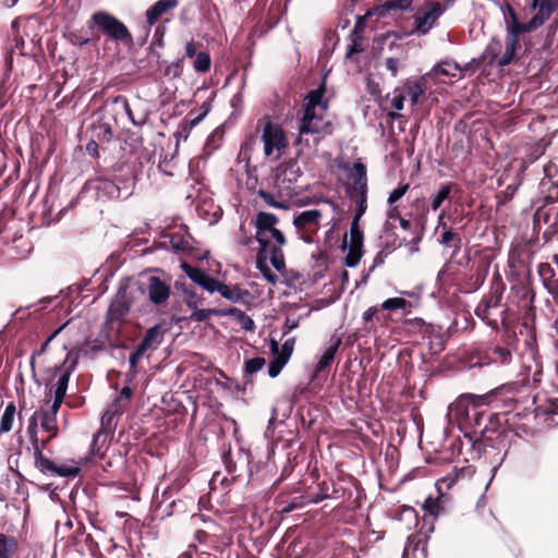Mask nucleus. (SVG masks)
<instances>
[{
  "label": "nucleus",
  "instance_id": "nucleus-1",
  "mask_svg": "<svg viewBox=\"0 0 558 558\" xmlns=\"http://www.w3.org/2000/svg\"><path fill=\"white\" fill-rule=\"evenodd\" d=\"M325 88L311 90L304 99V113L299 123L300 135L312 134L323 138L333 131L332 123L326 119L328 109L327 100H324Z\"/></svg>",
  "mask_w": 558,
  "mask_h": 558
},
{
  "label": "nucleus",
  "instance_id": "nucleus-2",
  "mask_svg": "<svg viewBox=\"0 0 558 558\" xmlns=\"http://www.w3.org/2000/svg\"><path fill=\"white\" fill-rule=\"evenodd\" d=\"M143 292V287L140 283L121 288L109 306L108 319L110 322H121L130 312L133 300Z\"/></svg>",
  "mask_w": 558,
  "mask_h": 558
},
{
  "label": "nucleus",
  "instance_id": "nucleus-3",
  "mask_svg": "<svg viewBox=\"0 0 558 558\" xmlns=\"http://www.w3.org/2000/svg\"><path fill=\"white\" fill-rule=\"evenodd\" d=\"M260 138L264 144V154L266 157L278 159L288 147L286 132L279 124L270 121L265 123Z\"/></svg>",
  "mask_w": 558,
  "mask_h": 558
},
{
  "label": "nucleus",
  "instance_id": "nucleus-4",
  "mask_svg": "<svg viewBox=\"0 0 558 558\" xmlns=\"http://www.w3.org/2000/svg\"><path fill=\"white\" fill-rule=\"evenodd\" d=\"M92 22L112 40L122 43L132 41V36L128 27L116 16L107 12H95L92 15Z\"/></svg>",
  "mask_w": 558,
  "mask_h": 558
},
{
  "label": "nucleus",
  "instance_id": "nucleus-5",
  "mask_svg": "<svg viewBox=\"0 0 558 558\" xmlns=\"http://www.w3.org/2000/svg\"><path fill=\"white\" fill-rule=\"evenodd\" d=\"M120 183L121 185L112 180L98 178L94 181L93 187L98 199L105 201L120 197L125 198L132 194V189L134 185L132 173H130V175L122 180Z\"/></svg>",
  "mask_w": 558,
  "mask_h": 558
},
{
  "label": "nucleus",
  "instance_id": "nucleus-6",
  "mask_svg": "<svg viewBox=\"0 0 558 558\" xmlns=\"http://www.w3.org/2000/svg\"><path fill=\"white\" fill-rule=\"evenodd\" d=\"M453 0H447L446 4L439 2H427L421 13L415 16L414 32L426 35L437 23L438 19L452 4Z\"/></svg>",
  "mask_w": 558,
  "mask_h": 558
},
{
  "label": "nucleus",
  "instance_id": "nucleus-7",
  "mask_svg": "<svg viewBox=\"0 0 558 558\" xmlns=\"http://www.w3.org/2000/svg\"><path fill=\"white\" fill-rule=\"evenodd\" d=\"M529 10L533 13L530 20L531 31L543 26L558 9V0H526Z\"/></svg>",
  "mask_w": 558,
  "mask_h": 558
},
{
  "label": "nucleus",
  "instance_id": "nucleus-8",
  "mask_svg": "<svg viewBox=\"0 0 558 558\" xmlns=\"http://www.w3.org/2000/svg\"><path fill=\"white\" fill-rule=\"evenodd\" d=\"M323 214L318 209H308L300 213L293 219L294 227L306 236V242H312V235L319 229Z\"/></svg>",
  "mask_w": 558,
  "mask_h": 558
},
{
  "label": "nucleus",
  "instance_id": "nucleus-9",
  "mask_svg": "<svg viewBox=\"0 0 558 558\" xmlns=\"http://www.w3.org/2000/svg\"><path fill=\"white\" fill-rule=\"evenodd\" d=\"M143 290L144 292L138 295L146 293L148 300L156 306L166 304L171 293L170 286L156 276L148 277Z\"/></svg>",
  "mask_w": 558,
  "mask_h": 558
},
{
  "label": "nucleus",
  "instance_id": "nucleus-10",
  "mask_svg": "<svg viewBox=\"0 0 558 558\" xmlns=\"http://www.w3.org/2000/svg\"><path fill=\"white\" fill-rule=\"evenodd\" d=\"M496 5L499 7L505 24H506V33L507 32H526L532 33L530 21L522 23L519 21L518 13L513 9V7L505 0L504 2L496 1Z\"/></svg>",
  "mask_w": 558,
  "mask_h": 558
},
{
  "label": "nucleus",
  "instance_id": "nucleus-11",
  "mask_svg": "<svg viewBox=\"0 0 558 558\" xmlns=\"http://www.w3.org/2000/svg\"><path fill=\"white\" fill-rule=\"evenodd\" d=\"M341 342L342 339L339 335H331L328 345L325 348L323 353L317 355V363L314 368V376H317L319 373L324 372L327 367H329L332 364Z\"/></svg>",
  "mask_w": 558,
  "mask_h": 558
},
{
  "label": "nucleus",
  "instance_id": "nucleus-12",
  "mask_svg": "<svg viewBox=\"0 0 558 558\" xmlns=\"http://www.w3.org/2000/svg\"><path fill=\"white\" fill-rule=\"evenodd\" d=\"M113 433L107 432L106 429H98L90 444L88 460L94 462L95 460H101L109 447Z\"/></svg>",
  "mask_w": 558,
  "mask_h": 558
},
{
  "label": "nucleus",
  "instance_id": "nucleus-13",
  "mask_svg": "<svg viewBox=\"0 0 558 558\" xmlns=\"http://www.w3.org/2000/svg\"><path fill=\"white\" fill-rule=\"evenodd\" d=\"M348 191L350 194H353L355 191L360 190H368L365 165L360 161L354 162L348 171Z\"/></svg>",
  "mask_w": 558,
  "mask_h": 558
},
{
  "label": "nucleus",
  "instance_id": "nucleus-14",
  "mask_svg": "<svg viewBox=\"0 0 558 558\" xmlns=\"http://www.w3.org/2000/svg\"><path fill=\"white\" fill-rule=\"evenodd\" d=\"M183 271L185 275L196 284L205 289L206 291L213 293V288L216 284L217 279L210 277L208 274H206L204 270L192 267L186 263H183L181 265Z\"/></svg>",
  "mask_w": 558,
  "mask_h": 558
},
{
  "label": "nucleus",
  "instance_id": "nucleus-15",
  "mask_svg": "<svg viewBox=\"0 0 558 558\" xmlns=\"http://www.w3.org/2000/svg\"><path fill=\"white\" fill-rule=\"evenodd\" d=\"M522 34H527L526 32H507L506 33V39H505V50L502 54L500 56L499 60L497 61V64L499 66H506L510 64L513 59L517 51V48L519 46V37Z\"/></svg>",
  "mask_w": 558,
  "mask_h": 558
},
{
  "label": "nucleus",
  "instance_id": "nucleus-16",
  "mask_svg": "<svg viewBox=\"0 0 558 558\" xmlns=\"http://www.w3.org/2000/svg\"><path fill=\"white\" fill-rule=\"evenodd\" d=\"M501 294L489 295L484 299L475 310V314L493 328L497 327V322L490 318V310L500 305Z\"/></svg>",
  "mask_w": 558,
  "mask_h": 558
},
{
  "label": "nucleus",
  "instance_id": "nucleus-17",
  "mask_svg": "<svg viewBox=\"0 0 558 558\" xmlns=\"http://www.w3.org/2000/svg\"><path fill=\"white\" fill-rule=\"evenodd\" d=\"M460 72V66L457 62L450 60H444L434 65V68L423 75V81L428 78H437L440 76L445 77H457Z\"/></svg>",
  "mask_w": 558,
  "mask_h": 558
},
{
  "label": "nucleus",
  "instance_id": "nucleus-18",
  "mask_svg": "<svg viewBox=\"0 0 558 558\" xmlns=\"http://www.w3.org/2000/svg\"><path fill=\"white\" fill-rule=\"evenodd\" d=\"M76 365V360H73L70 366L56 365L52 368L53 376H58L56 383L54 395L65 396L69 385L70 376Z\"/></svg>",
  "mask_w": 558,
  "mask_h": 558
},
{
  "label": "nucleus",
  "instance_id": "nucleus-19",
  "mask_svg": "<svg viewBox=\"0 0 558 558\" xmlns=\"http://www.w3.org/2000/svg\"><path fill=\"white\" fill-rule=\"evenodd\" d=\"M179 0H158L146 11V21L151 26L168 11L177 8Z\"/></svg>",
  "mask_w": 558,
  "mask_h": 558
},
{
  "label": "nucleus",
  "instance_id": "nucleus-20",
  "mask_svg": "<svg viewBox=\"0 0 558 558\" xmlns=\"http://www.w3.org/2000/svg\"><path fill=\"white\" fill-rule=\"evenodd\" d=\"M508 344L507 347L496 345L492 349L490 356L495 363L507 365L512 361V353L515 350L513 340L514 335L507 333Z\"/></svg>",
  "mask_w": 558,
  "mask_h": 558
},
{
  "label": "nucleus",
  "instance_id": "nucleus-21",
  "mask_svg": "<svg viewBox=\"0 0 558 558\" xmlns=\"http://www.w3.org/2000/svg\"><path fill=\"white\" fill-rule=\"evenodd\" d=\"M163 339V333L161 331L160 326L155 325L150 327L143 338V340L138 343L137 348L142 349L144 353L147 351L156 350Z\"/></svg>",
  "mask_w": 558,
  "mask_h": 558
},
{
  "label": "nucleus",
  "instance_id": "nucleus-22",
  "mask_svg": "<svg viewBox=\"0 0 558 558\" xmlns=\"http://www.w3.org/2000/svg\"><path fill=\"white\" fill-rule=\"evenodd\" d=\"M278 223V217L270 213L260 211L256 215V235L255 238H260V241H266L263 235L265 231L269 230H278L276 225Z\"/></svg>",
  "mask_w": 558,
  "mask_h": 558
},
{
  "label": "nucleus",
  "instance_id": "nucleus-23",
  "mask_svg": "<svg viewBox=\"0 0 558 558\" xmlns=\"http://www.w3.org/2000/svg\"><path fill=\"white\" fill-rule=\"evenodd\" d=\"M403 88L410 97L411 105L416 106L426 92V81H423V76L415 81L407 78L403 83Z\"/></svg>",
  "mask_w": 558,
  "mask_h": 558
},
{
  "label": "nucleus",
  "instance_id": "nucleus-24",
  "mask_svg": "<svg viewBox=\"0 0 558 558\" xmlns=\"http://www.w3.org/2000/svg\"><path fill=\"white\" fill-rule=\"evenodd\" d=\"M43 448H40L37 444V440H35L34 444V459H35V466L45 475L54 476V470H56V463L45 457L41 451Z\"/></svg>",
  "mask_w": 558,
  "mask_h": 558
},
{
  "label": "nucleus",
  "instance_id": "nucleus-25",
  "mask_svg": "<svg viewBox=\"0 0 558 558\" xmlns=\"http://www.w3.org/2000/svg\"><path fill=\"white\" fill-rule=\"evenodd\" d=\"M504 45L501 40L498 38H492L488 45L486 46L483 54L482 60L483 62L492 65L497 64V61L499 60L500 56L502 54Z\"/></svg>",
  "mask_w": 558,
  "mask_h": 558
},
{
  "label": "nucleus",
  "instance_id": "nucleus-26",
  "mask_svg": "<svg viewBox=\"0 0 558 558\" xmlns=\"http://www.w3.org/2000/svg\"><path fill=\"white\" fill-rule=\"evenodd\" d=\"M466 420L474 427L480 428V433L483 434L486 429L485 422L489 420L490 414L486 411H481L476 407H471L466 409Z\"/></svg>",
  "mask_w": 558,
  "mask_h": 558
},
{
  "label": "nucleus",
  "instance_id": "nucleus-27",
  "mask_svg": "<svg viewBox=\"0 0 558 558\" xmlns=\"http://www.w3.org/2000/svg\"><path fill=\"white\" fill-rule=\"evenodd\" d=\"M263 238L266 240L265 242L260 241V238H255L259 244L258 253L268 254V248L271 247V240H275L279 246H283L286 244V236L280 230L265 231Z\"/></svg>",
  "mask_w": 558,
  "mask_h": 558
},
{
  "label": "nucleus",
  "instance_id": "nucleus-28",
  "mask_svg": "<svg viewBox=\"0 0 558 558\" xmlns=\"http://www.w3.org/2000/svg\"><path fill=\"white\" fill-rule=\"evenodd\" d=\"M213 292H219L221 296L232 302H238L242 299V290L239 287H229L219 280L216 281Z\"/></svg>",
  "mask_w": 558,
  "mask_h": 558
},
{
  "label": "nucleus",
  "instance_id": "nucleus-29",
  "mask_svg": "<svg viewBox=\"0 0 558 558\" xmlns=\"http://www.w3.org/2000/svg\"><path fill=\"white\" fill-rule=\"evenodd\" d=\"M17 546L15 537L0 533V558H13Z\"/></svg>",
  "mask_w": 558,
  "mask_h": 558
},
{
  "label": "nucleus",
  "instance_id": "nucleus-30",
  "mask_svg": "<svg viewBox=\"0 0 558 558\" xmlns=\"http://www.w3.org/2000/svg\"><path fill=\"white\" fill-rule=\"evenodd\" d=\"M412 0H388L377 10L380 16L390 14L392 11L402 12L411 8Z\"/></svg>",
  "mask_w": 558,
  "mask_h": 558
},
{
  "label": "nucleus",
  "instance_id": "nucleus-31",
  "mask_svg": "<svg viewBox=\"0 0 558 558\" xmlns=\"http://www.w3.org/2000/svg\"><path fill=\"white\" fill-rule=\"evenodd\" d=\"M294 343H295V339L289 338L283 342V344L281 345V349H280L278 342L276 340H271V342H270L271 353L281 359H284L288 362L290 356L292 355V352L294 349Z\"/></svg>",
  "mask_w": 558,
  "mask_h": 558
},
{
  "label": "nucleus",
  "instance_id": "nucleus-32",
  "mask_svg": "<svg viewBox=\"0 0 558 558\" xmlns=\"http://www.w3.org/2000/svg\"><path fill=\"white\" fill-rule=\"evenodd\" d=\"M267 255L263 253H257L256 256V268L260 271L264 279H266L269 283L276 284L278 281L277 275H275L271 269L267 265Z\"/></svg>",
  "mask_w": 558,
  "mask_h": 558
},
{
  "label": "nucleus",
  "instance_id": "nucleus-33",
  "mask_svg": "<svg viewBox=\"0 0 558 558\" xmlns=\"http://www.w3.org/2000/svg\"><path fill=\"white\" fill-rule=\"evenodd\" d=\"M15 405L13 402H10L1 416L0 421V436L2 434L9 433L13 427L14 416H15Z\"/></svg>",
  "mask_w": 558,
  "mask_h": 558
},
{
  "label": "nucleus",
  "instance_id": "nucleus-34",
  "mask_svg": "<svg viewBox=\"0 0 558 558\" xmlns=\"http://www.w3.org/2000/svg\"><path fill=\"white\" fill-rule=\"evenodd\" d=\"M411 303L403 298H390L381 303V308L387 311H402L403 314L410 313Z\"/></svg>",
  "mask_w": 558,
  "mask_h": 558
},
{
  "label": "nucleus",
  "instance_id": "nucleus-35",
  "mask_svg": "<svg viewBox=\"0 0 558 558\" xmlns=\"http://www.w3.org/2000/svg\"><path fill=\"white\" fill-rule=\"evenodd\" d=\"M40 426L44 430L50 433L47 441L58 435L57 416L53 413L43 412L40 414Z\"/></svg>",
  "mask_w": 558,
  "mask_h": 558
},
{
  "label": "nucleus",
  "instance_id": "nucleus-36",
  "mask_svg": "<svg viewBox=\"0 0 558 558\" xmlns=\"http://www.w3.org/2000/svg\"><path fill=\"white\" fill-rule=\"evenodd\" d=\"M222 314L235 317L244 330H253L255 328L254 320L240 308L232 307Z\"/></svg>",
  "mask_w": 558,
  "mask_h": 558
},
{
  "label": "nucleus",
  "instance_id": "nucleus-37",
  "mask_svg": "<svg viewBox=\"0 0 558 558\" xmlns=\"http://www.w3.org/2000/svg\"><path fill=\"white\" fill-rule=\"evenodd\" d=\"M270 263L277 271H282L286 267L283 252L279 244H274L268 248Z\"/></svg>",
  "mask_w": 558,
  "mask_h": 558
},
{
  "label": "nucleus",
  "instance_id": "nucleus-38",
  "mask_svg": "<svg viewBox=\"0 0 558 558\" xmlns=\"http://www.w3.org/2000/svg\"><path fill=\"white\" fill-rule=\"evenodd\" d=\"M351 197L354 198L356 204L354 218L360 220L367 209V190L355 191V193L351 194Z\"/></svg>",
  "mask_w": 558,
  "mask_h": 558
},
{
  "label": "nucleus",
  "instance_id": "nucleus-39",
  "mask_svg": "<svg viewBox=\"0 0 558 558\" xmlns=\"http://www.w3.org/2000/svg\"><path fill=\"white\" fill-rule=\"evenodd\" d=\"M538 275L542 278L545 288L551 292V289L555 287V282L553 281L555 277V270L548 263H541L538 265Z\"/></svg>",
  "mask_w": 558,
  "mask_h": 558
},
{
  "label": "nucleus",
  "instance_id": "nucleus-40",
  "mask_svg": "<svg viewBox=\"0 0 558 558\" xmlns=\"http://www.w3.org/2000/svg\"><path fill=\"white\" fill-rule=\"evenodd\" d=\"M452 185L449 183L441 184L437 193L433 196L430 207L433 210H438L442 203L449 197Z\"/></svg>",
  "mask_w": 558,
  "mask_h": 558
},
{
  "label": "nucleus",
  "instance_id": "nucleus-41",
  "mask_svg": "<svg viewBox=\"0 0 558 558\" xmlns=\"http://www.w3.org/2000/svg\"><path fill=\"white\" fill-rule=\"evenodd\" d=\"M363 253V245L350 244L348 247V254L344 257V265L347 267H356L360 263Z\"/></svg>",
  "mask_w": 558,
  "mask_h": 558
},
{
  "label": "nucleus",
  "instance_id": "nucleus-42",
  "mask_svg": "<svg viewBox=\"0 0 558 558\" xmlns=\"http://www.w3.org/2000/svg\"><path fill=\"white\" fill-rule=\"evenodd\" d=\"M211 65V59L208 52L201 51L195 56V60L193 62V69L197 73H206L209 71Z\"/></svg>",
  "mask_w": 558,
  "mask_h": 558
},
{
  "label": "nucleus",
  "instance_id": "nucleus-43",
  "mask_svg": "<svg viewBox=\"0 0 558 558\" xmlns=\"http://www.w3.org/2000/svg\"><path fill=\"white\" fill-rule=\"evenodd\" d=\"M440 243L445 246H452L454 252H459L461 248V238L451 229L445 230L442 232Z\"/></svg>",
  "mask_w": 558,
  "mask_h": 558
},
{
  "label": "nucleus",
  "instance_id": "nucleus-44",
  "mask_svg": "<svg viewBox=\"0 0 558 558\" xmlns=\"http://www.w3.org/2000/svg\"><path fill=\"white\" fill-rule=\"evenodd\" d=\"M257 194L269 207H274V208H278V209L288 208V205L284 201H277L274 194H271L265 190L257 191Z\"/></svg>",
  "mask_w": 558,
  "mask_h": 558
},
{
  "label": "nucleus",
  "instance_id": "nucleus-45",
  "mask_svg": "<svg viewBox=\"0 0 558 558\" xmlns=\"http://www.w3.org/2000/svg\"><path fill=\"white\" fill-rule=\"evenodd\" d=\"M80 471L81 469L76 463L61 464L56 466L54 476L75 477Z\"/></svg>",
  "mask_w": 558,
  "mask_h": 558
},
{
  "label": "nucleus",
  "instance_id": "nucleus-46",
  "mask_svg": "<svg viewBox=\"0 0 558 558\" xmlns=\"http://www.w3.org/2000/svg\"><path fill=\"white\" fill-rule=\"evenodd\" d=\"M360 220L353 218L350 226V244L363 245V232L359 226Z\"/></svg>",
  "mask_w": 558,
  "mask_h": 558
},
{
  "label": "nucleus",
  "instance_id": "nucleus-47",
  "mask_svg": "<svg viewBox=\"0 0 558 558\" xmlns=\"http://www.w3.org/2000/svg\"><path fill=\"white\" fill-rule=\"evenodd\" d=\"M61 329H62V327L58 328V329H57L52 335H50V336L47 338V340L41 344V347H40L39 351L34 352V353L32 354V356H31V368H32L33 377H34V379H35V381H36L37 384H39V381L36 379V372H35V357H36V354H41V353H44V352L47 350V348H48V345H49L50 341H51V340H52V339H53V338H54V337L60 332V330H61Z\"/></svg>",
  "mask_w": 558,
  "mask_h": 558
},
{
  "label": "nucleus",
  "instance_id": "nucleus-48",
  "mask_svg": "<svg viewBox=\"0 0 558 558\" xmlns=\"http://www.w3.org/2000/svg\"><path fill=\"white\" fill-rule=\"evenodd\" d=\"M287 363L288 362L284 359H281L279 356L275 355L274 360L270 361V363L268 365L269 377H271V378L277 377Z\"/></svg>",
  "mask_w": 558,
  "mask_h": 558
},
{
  "label": "nucleus",
  "instance_id": "nucleus-49",
  "mask_svg": "<svg viewBox=\"0 0 558 558\" xmlns=\"http://www.w3.org/2000/svg\"><path fill=\"white\" fill-rule=\"evenodd\" d=\"M117 413L118 410H112L111 408L108 409L101 416V424L99 429H106L107 432L113 433L114 424H112V420Z\"/></svg>",
  "mask_w": 558,
  "mask_h": 558
},
{
  "label": "nucleus",
  "instance_id": "nucleus-50",
  "mask_svg": "<svg viewBox=\"0 0 558 558\" xmlns=\"http://www.w3.org/2000/svg\"><path fill=\"white\" fill-rule=\"evenodd\" d=\"M266 361L264 357H253L245 362V372L250 375L256 374L258 371H260Z\"/></svg>",
  "mask_w": 558,
  "mask_h": 558
},
{
  "label": "nucleus",
  "instance_id": "nucleus-51",
  "mask_svg": "<svg viewBox=\"0 0 558 558\" xmlns=\"http://www.w3.org/2000/svg\"><path fill=\"white\" fill-rule=\"evenodd\" d=\"M195 541H197L199 544H204L207 546V548H216V541L214 539L213 535H209L207 532L197 530L195 532Z\"/></svg>",
  "mask_w": 558,
  "mask_h": 558
},
{
  "label": "nucleus",
  "instance_id": "nucleus-52",
  "mask_svg": "<svg viewBox=\"0 0 558 558\" xmlns=\"http://www.w3.org/2000/svg\"><path fill=\"white\" fill-rule=\"evenodd\" d=\"M404 100H405V97H404L403 92L400 88H395V90L392 92L391 99H390L391 107L395 110L400 111L404 107Z\"/></svg>",
  "mask_w": 558,
  "mask_h": 558
},
{
  "label": "nucleus",
  "instance_id": "nucleus-53",
  "mask_svg": "<svg viewBox=\"0 0 558 558\" xmlns=\"http://www.w3.org/2000/svg\"><path fill=\"white\" fill-rule=\"evenodd\" d=\"M409 191V184H402L399 185L397 189H395L387 199L388 204L391 206L396 202H398L403 195Z\"/></svg>",
  "mask_w": 558,
  "mask_h": 558
},
{
  "label": "nucleus",
  "instance_id": "nucleus-54",
  "mask_svg": "<svg viewBox=\"0 0 558 558\" xmlns=\"http://www.w3.org/2000/svg\"><path fill=\"white\" fill-rule=\"evenodd\" d=\"M210 109H211V105H210V102H208V101L204 102V104L201 106V110H202V112H201L197 117H195V118L191 119V120L187 122V123H189V129L191 130V129H193L194 126H196V125H197V124H198V123H199V122H201V121H202V120H203V119L208 114V112L210 111Z\"/></svg>",
  "mask_w": 558,
  "mask_h": 558
},
{
  "label": "nucleus",
  "instance_id": "nucleus-55",
  "mask_svg": "<svg viewBox=\"0 0 558 558\" xmlns=\"http://www.w3.org/2000/svg\"><path fill=\"white\" fill-rule=\"evenodd\" d=\"M423 508L432 515H437L441 509L438 499H434L432 497L426 498Z\"/></svg>",
  "mask_w": 558,
  "mask_h": 558
},
{
  "label": "nucleus",
  "instance_id": "nucleus-56",
  "mask_svg": "<svg viewBox=\"0 0 558 558\" xmlns=\"http://www.w3.org/2000/svg\"><path fill=\"white\" fill-rule=\"evenodd\" d=\"M386 69L391 73L393 77H396L399 73V70L401 68V62L397 58H387L385 60Z\"/></svg>",
  "mask_w": 558,
  "mask_h": 558
},
{
  "label": "nucleus",
  "instance_id": "nucleus-57",
  "mask_svg": "<svg viewBox=\"0 0 558 558\" xmlns=\"http://www.w3.org/2000/svg\"><path fill=\"white\" fill-rule=\"evenodd\" d=\"M182 70H183L182 61L178 60L175 62H172L171 64H169L166 68L165 74L172 75L173 77H179L182 74Z\"/></svg>",
  "mask_w": 558,
  "mask_h": 558
},
{
  "label": "nucleus",
  "instance_id": "nucleus-58",
  "mask_svg": "<svg viewBox=\"0 0 558 558\" xmlns=\"http://www.w3.org/2000/svg\"><path fill=\"white\" fill-rule=\"evenodd\" d=\"M170 242L172 247L178 251H184L189 247V242L179 235H172Z\"/></svg>",
  "mask_w": 558,
  "mask_h": 558
},
{
  "label": "nucleus",
  "instance_id": "nucleus-59",
  "mask_svg": "<svg viewBox=\"0 0 558 558\" xmlns=\"http://www.w3.org/2000/svg\"><path fill=\"white\" fill-rule=\"evenodd\" d=\"M214 313H216V311H214V310H197V311L193 312L191 317L195 322H204L205 319L208 318V316L210 314H214Z\"/></svg>",
  "mask_w": 558,
  "mask_h": 558
},
{
  "label": "nucleus",
  "instance_id": "nucleus-60",
  "mask_svg": "<svg viewBox=\"0 0 558 558\" xmlns=\"http://www.w3.org/2000/svg\"><path fill=\"white\" fill-rule=\"evenodd\" d=\"M145 353L142 351V349L137 348L134 350L133 353H131L130 355V366L132 369H135L136 368V365L138 363V361L143 357Z\"/></svg>",
  "mask_w": 558,
  "mask_h": 558
},
{
  "label": "nucleus",
  "instance_id": "nucleus-61",
  "mask_svg": "<svg viewBox=\"0 0 558 558\" xmlns=\"http://www.w3.org/2000/svg\"><path fill=\"white\" fill-rule=\"evenodd\" d=\"M122 100V104H123V109H124V112L128 114L129 119L131 120V122L134 124V125H140L142 124L143 122H138L135 120L134 116H133V111L131 109V106L128 101V99L125 97H122L121 98Z\"/></svg>",
  "mask_w": 558,
  "mask_h": 558
},
{
  "label": "nucleus",
  "instance_id": "nucleus-62",
  "mask_svg": "<svg viewBox=\"0 0 558 558\" xmlns=\"http://www.w3.org/2000/svg\"><path fill=\"white\" fill-rule=\"evenodd\" d=\"M255 169L251 170L248 169L247 170V179H246V186L250 189V190H254L256 184H257V177L255 174Z\"/></svg>",
  "mask_w": 558,
  "mask_h": 558
},
{
  "label": "nucleus",
  "instance_id": "nucleus-63",
  "mask_svg": "<svg viewBox=\"0 0 558 558\" xmlns=\"http://www.w3.org/2000/svg\"><path fill=\"white\" fill-rule=\"evenodd\" d=\"M197 53H196V46H195V43L193 40L191 41H187L185 44V47H184V57L185 58H193L195 57Z\"/></svg>",
  "mask_w": 558,
  "mask_h": 558
},
{
  "label": "nucleus",
  "instance_id": "nucleus-64",
  "mask_svg": "<svg viewBox=\"0 0 558 558\" xmlns=\"http://www.w3.org/2000/svg\"><path fill=\"white\" fill-rule=\"evenodd\" d=\"M197 553V546L195 544H191L189 545L187 549L180 555L179 558H193V556Z\"/></svg>",
  "mask_w": 558,
  "mask_h": 558
}]
</instances>
